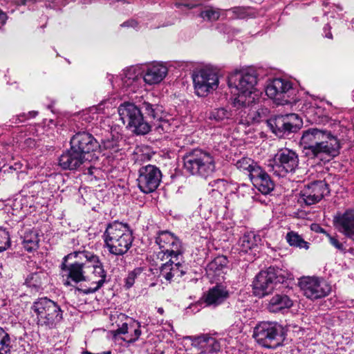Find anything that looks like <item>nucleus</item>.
<instances>
[{
  "label": "nucleus",
  "instance_id": "obj_52",
  "mask_svg": "<svg viewBox=\"0 0 354 354\" xmlns=\"http://www.w3.org/2000/svg\"><path fill=\"white\" fill-rule=\"evenodd\" d=\"M241 188H243V189H248V191H252V189H251L250 187H248V186H245V185H243V186L241 187Z\"/></svg>",
  "mask_w": 354,
  "mask_h": 354
},
{
  "label": "nucleus",
  "instance_id": "obj_30",
  "mask_svg": "<svg viewBox=\"0 0 354 354\" xmlns=\"http://www.w3.org/2000/svg\"><path fill=\"white\" fill-rule=\"evenodd\" d=\"M236 166L240 171L248 173L250 179L261 168L257 162L249 158H242L236 162Z\"/></svg>",
  "mask_w": 354,
  "mask_h": 354
},
{
  "label": "nucleus",
  "instance_id": "obj_1",
  "mask_svg": "<svg viewBox=\"0 0 354 354\" xmlns=\"http://www.w3.org/2000/svg\"><path fill=\"white\" fill-rule=\"evenodd\" d=\"M141 109L149 118L155 120L153 124L145 121L140 109L134 104L125 102L118 107V113L123 124H127V127L138 135H145L149 133L153 126L160 133L169 131L170 125L167 120H161L159 115L160 110L157 105H153L145 102Z\"/></svg>",
  "mask_w": 354,
  "mask_h": 354
},
{
  "label": "nucleus",
  "instance_id": "obj_24",
  "mask_svg": "<svg viewBox=\"0 0 354 354\" xmlns=\"http://www.w3.org/2000/svg\"><path fill=\"white\" fill-rule=\"evenodd\" d=\"M253 185L263 194H270L274 187V183L268 174L261 167L250 178Z\"/></svg>",
  "mask_w": 354,
  "mask_h": 354
},
{
  "label": "nucleus",
  "instance_id": "obj_9",
  "mask_svg": "<svg viewBox=\"0 0 354 354\" xmlns=\"http://www.w3.org/2000/svg\"><path fill=\"white\" fill-rule=\"evenodd\" d=\"M283 329L276 322H262L254 328L253 337L263 347L274 348L283 340Z\"/></svg>",
  "mask_w": 354,
  "mask_h": 354
},
{
  "label": "nucleus",
  "instance_id": "obj_16",
  "mask_svg": "<svg viewBox=\"0 0 354 354\" xmlns=\"http://www.w3.org/2000/svg\"><path fill=\"white\" fill-rule=\"evenodd\" d=\"M64 258V262L62 263V282L64 286H72L71 282L77 283L81 281H86L88 279V261L84 259L82 262H75L67 266L66 261L67 259Z\"/></svg>",
  "mask_w": 354,
  "mask_h": 354
},
{
  "label": "nucleus",
  "instance_id": "obj_44",
  "mask_svg": "<svg viewBox=\"0 0 354 354\" xmlns=\"http://www.w3.org/2000/svg\"><path fill=\"white\" fill-rule=\"evenodd\" d=\"M156 256L157 259H160L161 261L167 260L168 259L169 260L167 261L170 259L175 261V257L173 254L166 251V249H160V251L157 253Z\"/></svg>",
  "mask_w": 354,
  "mask_h": 354
},
{
  "label": "nucleus",
  "instance_id": "obj_43",
  "mask_svg": "<svg viewBox=\"0 0 354 354\" xmlns=\"http://www.w3.org/2000/svg\"><path fill=\"white\" fill-rule=\"evenodd\" d=\"M139 270H134L129 273L127 277L125 279V287L130 288L135 283V279L137 275L140 273Z\"/></svg>",
  "mask_w": 354,
  "mask_h": 354
},
{
  "label": "nucleus",
  "instance_id": "obj_23",
  "mask_svg": "<svg viewBox=\"0 0 354 354\" xmlns=\"http://www.w3.org/2000/svg\"><path fill=\"white\" fill-rule=\"evenodd\" d=\"M88 158L81 156L71 147L70 150L64 153L59 159V165L64 169H75L84 163Z\"/></svg>",
  "mask_w": 354,
  "mask_h": 354
},
{
  "label": "nucleus",
  "instance_id": "obj_54",
  "mask_svg": "<svg viewBox=\"0 0 354 354\" xmlns=\"http://www.w3.org/2000/svg\"><path fill=\"white\" fill-rule=\"evenodd\" d=\"M325 36L327 38L332 39V34L330 32L326 33Z\"/></svg>",
  "mask_w": 354,
  "mask_h": 354
},
{
  "label": "nucleus",
  "instance_id": "obj_20",
  "mask_svg": "<svg viewBox=\"0 0 354 354\" xmlns=\"http://www.w3.org/2000/svg\"><path fill=\"white\" fill-rule=\"evenodd\" d=\"M113 86L117 84L129 93H135L140 88L142 82V77L139 70L136 68L131 67L124 70L121 74V77L115 78V82L111 80Z\"/></svg>",
  "mask_w": 354,
  "mask_h": 354
},
{
  "label": "nucleus",
  "instance_id": "obj_49",
  "mask_svg": "<svg viewBox=\"0 0 354 354\" xmlns=\"http://www.w3.org/2000/svg\"><path fill=\"white\" fill-rule=\"evenodd\" d=\"M6 14L0 10V26L3 25L6 23Z\"/></svg>",
  "mask_w": 354,
  "mask_h": 354
},
{
  "label": "nucleus",
  "instance_id": "obj_22",
  "mask_svg": "<svg viewBox=\"0 0 354 354\" xmlns=\"http://www.w3.org/2000/svg\"><path fill=\"white\" fill-rule=\"evenodd\" d=\"M167 72V68L165 65L153 63L147 66L142 79L149 85L157 84L164 80Z\"/></svg>",
  "mask_w": 354,
  "mask_h": 354
},
{
  "label": "nucleus",
  "instance_id": "obj_15",
  "mask_svg": "<svg viewBox=\"0 0 354 354\" xmlns=\"http://www.w3.org/2000/svg\"><path fill=\"white\" fill-rule=\"evenodd\" d=\"M162 180V173L158 167L153 165L142 166L138 171V186L144 194L155 192Z\"/></svg>",
  "mask_w": 354,
  "mask_h": 354
},
{
  "label": "nucleus",
  "instance_id": "obj_51",
  "mask_svg": "<svg viewBox=\"0 0 354 354\" xmlns=\"http://www.w3.org/2000/svg\"><path fill=\"white\" fill-rule=\"evenodd\" d=\"M17 3L18 5H22V6L27 5L26 1H24V0H17Z\"/></svg>",
  "mask_w": 354,
  "mask_h": 354
},
{
  "label": "nucleus",
  "instance_id": "obj_10",
  "mask_svg": "<svg viewBox=\"0 0 354 354\" xmlns=\"http://www.w3.org/2000/svg\"><path fill=\"white\" fill-rule=\"evenodd\" d=\"M299 165V157L292 150L285 148L280 149L267 164L268 171L277 177H285L288 173L294 172Z\"/></svg>",
  "mask_w": 354,
  "mask_h": 354
},
{
  "label": "nucleus",
  "instance_id": "obj_34",
  "mask_svg": "<svg viewBox=\"0 0 354 354\" xmlns=\"http://www.w3.org/2000/svg\"><path fill=\"white\" fill-rule=\"evenodd\" d=\"M286 240L288 244L292 247L299 248L300 249H308L309 243L304 241V239L297 232L290 231L287 233Z\"/></svg>",
  "mask_w": 354,
  "mask_h": 354
},
{
  "label": "nucleus",
  "instance_id": "obj_36",
  "mask_svg": "<svg viewBox=\"0 0 354 354\" xmlns=\"http://www.w3.org/2000/svg\"><path fill=\"white\" fill-rule=\"evenodd\" d=\"M140 328V324L138 322L131 320V322L129 323V333L124 339L128 342H133L136 341L141 335Z\"/></svg>",
  "mask_w": 354,
  "mask_h": 354
},
{
  "label": "nucleus",
  "instance_id": "obj_39",
  "mask_svg": "<svg viewBox=\"0 0 354 354\" xmlns=\"http://www.w3.org/2000/svg\"><path fill=\"white\" fill-rule=\"evenodd\" d=\"M200 16L205 20L216 21L220 17V12L217 9L209 8L201 12Z\"/></svg>",
  "mask_w": 354,
  "mask_h": 354
},
{
  "label": "nucleus",
  "instance_id": "obj_33",
  "mask_svg": "<svg viewBox=\"0 0 354 354\" xmlns=\"http://www.w3.org/2000/svg\"><path fill=\"white\" fill-rule=\"evenodd\" d=\"M39 238L36 232L32 230H28L24 236L23 244L24 248L31 252L36 250L38 247Z\"/></svg>",
  "mask_w": 354,
  "mask_h": 354
},
{
  "label": "nucleus",
  "instance_id": "obj_29",
  "mask_svg": "<svg viewBox=\"0 0 354 354\" xmlns=\"http://www.w3.org/2000/svg\"><path fill=\"white\" fill-rule=\"evenodd\" d=\"M292 306V301L285 295H276L272 297L268 304L270 312L277 313Z\"/></svg>",
  "mask_w": 354,
  "mask_h": 354
},
{
  "label": "nucleus",
  "instance_id": "obj_14",
  "mask_svg": "<svg viewBox=\"0 0 354 354\" xmlns=\"http://www.w3.org/2000/svg\"><path fill=\"white\" fill-rule=\"evenodd\" d=\"M299 285L303 294L312 300L325 297L331 291V286L326 281L316 277H301Z\"/></svg>",
  "mask_w": 354,
  "mask_h": 354
},
{
  "label": "nucleus",
  "instance_id": "obj_18",
  "mask_svg": "<svg viewBox=\"0 0 354 354\" xmlns=\"http://www.w3.org/2000/svg\"><path fill=\"white\" fill-rule=\"evenodd\" d=\"M270 124L272 131L279 136L281 133L297 131L301 125V120L295 113L279 115Z\"/></svg>",
  "mask_w": 354,
  "mask_h": 354
},
{
  "label": "nucleus",
  "instance_id": "obj_47",
  "mask_svg": "<svg viewBox=\"0 0 354 354\" xmlns=\"http://www.w3.org/2000/svg\"><path fill=\"white\" fill-rule=\"evenodd\" d=\"M121 26L124 27H132L135 28L138 26V23L135 20L131 19L123 23Z\"/></svg>",
  "mask_w": 354,
  "mask_h": 354
},
{
  "label": "nucleus",
  "instance_id": "obj_4",
  "mask_svg": "<svg viewBox=\"0 0 354 354\" xmlns=\"http://www.w3.org/2000/svg\"><path fill=\"white\" fill-rule=\"evenodd\" d=\"M257 73L252 69H243L231 73L227 77L228 86L231 93L236 95V103H242L243 99L256 100Z\"/></svg>",
  "mask_w": 354,
  "mask_h": 354
},
{
  "label": "nucleus",
  "instance_id": "obj_26",
  "mask_svg": "<svg viewBox=\"0 0 354 354\" xmlns=\"http://www.w3.org/2000/svg\"><path fill=\"white\" fill-rule=\"evenodd\" d=\"M194 344L203 354H213L218 352L221 349L220 343L217 339L207 335L198 337Z\"/></svg>",
  "mask_w": 354,
  "mask_h": 354
},
{
  "label": "nucleus",
  "instance_id": "obj_32",
  "mask_svg": "<svg viewBox=\"0 0 354 354\" xmlns=\"http://www.w3.org/2000/svg\"><path fill=\"white\" fill-rule=\"evenodd\" d=\"M48 279V274L43 271H39L30 274L26 279V283L28 286L39 290Z\"/></svg>",
  "mask_w": 354,
  "mask_h": 354
},
{
  "label": "nucleus",
  "instance_id": "obj_21",
  "mask_svg": "<svg viewBox=\"0 0 354 354\" xmlns=\"http://www.w3.org/2000/svg\"><path fill=\"white\" fill-rule=\"evenodd\" d=\"M71 147L84 156L100 147L95 138L87 132H79L71 140Z\"/></svg>",
  "mask_w": 354,
  "mask_h": 354
},
{
  "label": "nucleus",
  "instance_id": "obj_28",
  "mask_svg": "<svg viewBox=\"0 0 354 354\" xmlns=\"http://www.w3.org/2000/svg\"><path fill=\"white\" fill-rule=\"evenodd\" d=\"M260 238L257 236L254 232L245 233L239 241V250L240 253H248L249 251H252L258 246V243L260 241Z\"/></svg>",
  "mask_w": 354,
  "mask_h": 354
},
{
  "label": "nucleus",
  "instance_id": "obj_41",
  "mask_svg": "<svg viewBox=\"0 0 354 354\" xmlns=\"http://www.w3.org/2000/svg\"><path fill=\"white\" fill-rule=\"evenodd\" d=\"M209 185L212 187V191H218L222 194L226 189L227 182L223 179H216L209 182Z\"/></svg>",
  "mask_w": 354,
  "mask_h": 354
},
{
  "label": "nucleus",
  "instance_id": "obj_40",
  "mask_svg": "<svg viewBox=\"0 0 354 354\" xmlns=\"http://www.w3.org/2000/svg\"><path fill=\"white\" fill-rule=\"evenodd\" d=\"M10 246V235L5 229L0 227V252Z\"/></svg>",
  "mask_w": 354,
  "mask_h": 354
},
{
  "label": "nucleus",
  "instance_id": "obj_13",
  "mask_svg": "<svg viewBox=\"0 0 354 354\" xmlns=\"http://www.w3.org/2000/svg\"><path fill=\"white\" fill-rule=\"evenodd\" d=\"M195 93L200 97L207 95L215 91L219 84L218 73L213 68H204L192 75Z\"/></svg>",
  "mask_w": 354,
  "mask_h": 354
},
{
  "label": "nucleus",
  "instance_id": "obj_55",
  "mask_svg": "<svg viewBox=\"0 0 354 354\" xmlns=\"http://www.w3.org/2000/svg\"><path fill=\"white\" fill-rule=\"evenodd\" d=\"M328 28L330 29V27L328 26H325L324 28V31L326 32Z\"/></svg>",
  "mask_w": 354,
  "mask_h": 354
},
{
  "label": "nucleus",
  "instance_id": "obj_50",
  "mask_svg": "<svg viewBox=\"0 0 354 354\" xmlns=\"http://www.w3.org/2000/svg\"><path fill=\"white\" fill-rule=\"evenodd\" d=\"M37 115V111H32L28 112L27 115L24 114L23 117L24 116L25 119H29L31 118H35Z\"/></svg>",
  "mask_w": 354,
  "mask_h": 354
},
{
  "label": "nucleus",
  "instance_id": "obj_27",
  "mask_svg": "<svg viewBox=\"0 0 354 354\" xmlns=\"http://www.w3.org/2000/svg\"><path fill=\"white\" fill-rule=\"evenodd\" d=\"M336 222L341 232L348 237L354 236V209L346 211Z\"/></svg>",
  "mask_w": 354,
  "mask_h": 354
},
{
  "label": "nucleus",
  "instance_id": "obj_17",
  "mask_svg": "<svg viewBox=\"0 0 354 354\" xmlns=\"http://www.w3.org/2000/svg\"><path fill=\"white\" fill-rule=\"evenodd\" d=\"M276 280L273 268L261 271L253 281L254 294L259 297L270 294L275 287Z\"/></svg>",
  "mask_w": 354,
  "mask_h": 354
},
{
  "label": "nucleus",
  "instance_id": "obj_12",
  "mask_svg": "<svg viewBox=\"0 0 354 354\" xmlns=\"http://www.w3.org/2000/svg\"><path fill=\"white\" fill-rule=\"evenodd\" d=\"M73 257H77L82 261L83 259L88 261V271L92 270V274L91 277L88 276L87 280L91 281L92 283L95 285L93 288L92 292L100 289L106 281V272L99 257L88 251H75L66 256L65 259L72 258Z\"/></svg>",
  "mask_w": 354,
  "mask_h": 354
},
{
  "label": "nucleus",
  "instance_id": "obj_6",
  "mask_svg": "<svg viewBox=\"0 0 354 354\" xmlns=\"http://www.w3.org/2000/svg\"><path fill=\"white\" fill-rule=\"evenodd\" d=\"M243 102L236 103V98L232 102L233 124L238 123L249 126L253 123L266 120L268 110L254 104L255 100L243 99Z\"/></svg>",
  "mask_w": 354,
  "mask_h": 354
},
{
  "label": "nucleus",
  "instance_id": "obj_31",
  "mask_svg": "<svg viewBox=\"0 0 354 354\" xmlns=\"http://www.w3.org/2000/svg\"><path fill=\"white\" fill-rule=\"evenodd\" d=\"M209 118L223 124H233L232 110L228 111L225 108L215 109L211 112Z\"/></svg>",
  "mask_w": 354,
  "mask_h": 354
},
{
  "label": "nucleus",
  "instance_id": "obj_38",
  "mask_svg": "<svg viewBox=\"0 0 354 354\" xmlns=\"http://www.w3.org/2000/svg\"><path fill=\"white\" fill-rule=\"evenodd\" d=\"M102 147L104 149L109 150L110 153L113 155L114 153L119 151L120 145L117 139L111 138V139H106L102 141Z\"/></svg>",
  "mask_w": 354,
  "mask_h": 354
},
{
  "label": "nucleus",
  "instance_id": "obj_42",
  "mask_svg": "<svg viewBox=\"0 0 354 354\" xmlns=\"http://www.w3.org/2000/svg\"><path fill=\"white\" fill-rule=\"evenodd\" d=\"M229 12H232L234 18L243 19L248 15V11L245 8L243 7H234L230 10H228Z\"/></svg>",
  "mask_w": 354,
  "mask_h": 354
},
{
  "label": "nucleus",
  "instance_id": "obj_5",
  "mask_svg": "<svg viewBox=\"0 0 354 354\" xmlns=\"http://www.w3.org/2000/svg\"><path fill=\"white\" fill-rule=\"evenodd\" d=\"M103 238L109 252L115 255L125 254L131 248L133 240L129 226L118 221L107 225Z\"/></svg>",
  "mask_w": 354,
  "mask_h": 354
},
{
  "label": "nucleus",
  "instance_id": "obj_11",
  "mask_svg": "<svg viewBox=\"0 0 354 354\" xmlns=\"http://www.w3.org/2000/svg\"><path fill=\"white\" fill-rule=\"evenodd\" d=\"M296 91L292 84L281 78H276L268 82L266 88V95L277 104H286L294 102Z\"/></svg>",
  "mask_w": 354,
  "mask_h": 354
},
{
  "label": "nucleus",
  "instance_id": "obj_48",
  "mask_svg": "<svg viewBox=\"0 0 354 354\" xmlns=\"http://www.w3.org/2000/svg\"><path fill=\"white\" fill-rule=\"evenodd\" d=\"M176 6L177 7H180L181 6H183L185 7H187L189 9L193 8L196 7L197 5L193 2H187V3H176Z\"/></svg>",
  "mask_w": 354,
  "mask_h": 354
},
{
  "label": "nucleus",
  "instance_id": "obj_3",
  "mask_svg": "<svg viewBox=\"0 0 354 354\" xmlns=\"http://www.w3.org/2000/svg\"><path fill=\"white\" fill-rule=\"evenodd\" d=\"M156 243L160 249H166V251L173 254L175 257V261L170 259L161 265L160 277L169 283L181 277L185 270L182 263L183 248L180 241L172 233L161 231L156 238Z\"/></svg>",
  "mask_w": 354,
  "mask_h": 354
},
{
  "label": "nucleus",
  "instance_id": "obj_46",
  "mask_svg": "<svg viewBox=\"0 0 354 354\" xmlns=\"http://www.w3.org/2000/svg\"><path fill=\"white\" fill-rule=\"evenodd\" d=\"M328 239L330 244L333 245L335 248L339 250H344L343 244L341 243L336 238L328 235Z\"/></svg>",
  "mask_w": 354,
  "mask_h": 354
},
{
  "label": "nucleus",
  "instance_id": "obj_8",
  "mask_svg": "<svg viewBox=\"0 0 354 354\" xmlns=\"http://www.w3.org/2000/svg\"><path fill=\"white\" fill-rule=\"evenodd\" d=\"M184 169L192 175L207 178L216 169L214 156L209 152L194 149L183 157Z\"/></svg>",
  "mask_w": 354,
  "mask_h": 354
},
{
  "label": "nucleus",
  "instance_id": "obj_25",
  "mask_svg": "<svg viewBox=\"0 0 354 354\" xmlns=\"http://www.w3.org/2000/svg\"><path fill=\"white\" fill-rule=\"evenodd\" d=\"M229 297V292L225 287L217 285L210 288L205 295L207 306H217L223 304Z\"/></svg>",
  "mask_w": 354,
  "mask_h": 354
},
{
  "label": "nucleus",
  "instance_id": "obj_45",
  "mask_svg": "<svg viewBox=\"0 0 354 354\" xmlns=\"http://www.w3.org/2000/svg\"><path fill=\"white\" fill-rule=\"evenodd\" d=\"M129 324L123 323L115 332V335L123 334L128 335L129 333Z\"/></svg>",
  "mask_w": 354,
  "mask_h": 354
},
{
  "label": "nucleus",
  "instance_id": "obj_2",
  "mask_svg": "<svg viewBox=\"0 0 354 354\" xmlns=\"http://www.w3.org/2000/svg\"><path fill=\"white\" fill-rule=\"evenodd\" d=\"M300 145L306 156L318 160L337 156L340 148L337 138L330 131L317 128L303 131Z\"/></svg>",
  "mask_w": 354,
  "mask_h": 354
},
{
  "label": "nucleus",
  "instance_id": "obj_35",
  "mask_svg": "<svg viewBox=\"0 0 354 354\" xmlns=\"http://www.w3.org/2000/svg\"><path fill=\"white\" fill-rule=\"evenodd\" d=\"M12 341L8 330L0 326V354H7L12 347Z\"/></svg>",
  "mask_w": 354,
  "mask_h": 354
},
{
  "label": "nucleus",
  "instance_id": "obj_37",
  "mask_svg": "<svg viewBox=\"0 0 354 354\" xmlns=\"http://www.w3.org/2000/svg\"><path fill=\"white\" fill-rule=\"evenodd\" d=\"M227 262L225 256H218L208 264V268L214 272L219 271L227 266Z\"/></svg>",
  "mask_w": 354,
  "mask_h": 354
},
{
  "label": "nucleus",
  "instance_id": "obj_53",
  "mask_svg": "<svg viewBox=\"0 0 354 354\" xmlns=\"http://www.w3.org/2000/svg\"><path fill=\"white\" fill-rule=\"evenodd\" d=\"M158 312L160 314L162 315V314H163V313H164V310H163V308H158Z\"/></svg>",
  "mask_w": 354,
  "mask_h": 354
},
{
  "label": "nucleus",
  "instance_id": "obj_19",
  "mask_svg": "<svg viewBox=\"0 0 354 354\" xmlns=\"http://www.w3.org/2000/svg\"><path fill=\"white\" fill-rule=\"evenodd\" d=\"M328 192L327 184L323 180H317L305 185L301 191V198L306 205H310L320 201Z\"/></svg>",
  "mask_w": 354,
  "mask_h": 354
},
{
  "label": "nucleus",
  "instance_id": "obj_7",
  "mask_svg": "<svg viewBox=\"0 0 354 354\" xmlns=\"http://www.w3.org/2000/svg\"><path fill=\"white\" fill-rule=\"evenodd\" d=\"M31 310L36 316L38 326L52 329L62 319V311L59 306L47 297L37 299L31 306Z\"/></svg>",
  "mask_w": 354,
  "mask_h": 354
}]
</instances>
